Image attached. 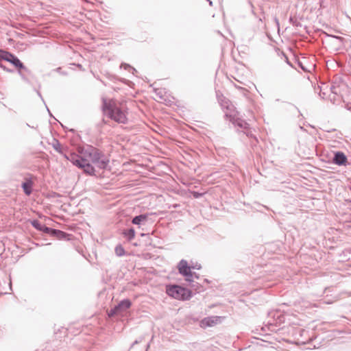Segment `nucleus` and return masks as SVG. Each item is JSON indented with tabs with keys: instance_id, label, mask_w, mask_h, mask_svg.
I'll use <instances>...</instances> for the list:
<instances>
[{
	"instance_id": "obj_1",
	"label": "nucleus",
	"mask_w": 351,
	"mask_h": 351,
	"mask_svg": "<svg viewBox=\"0 0 351 351\" xmlns=\"http://www.w3.org/2000/svg\"><path fill=\"white\" fill-rule=\"evenodd\" d=\"M80 155L71 154L66 157L74 165L82 169L86 174L93 176L95 174V169L93 165L97 168L104 169L108 165V160L97 149L89 147L79 149Z\"/></svg>"
},
{
	"instance_id": "obj_4",
	"label": "nucleus",
	"mask_w": 351,
	"mask_h": 351,
	"mask_svg": "<svg viewBox=\"0 0 351 351\" xmlns=\"http://www.w3.org/2000/svg\"><path fill=\"white\" fill-rule=\"evenodd\" d=\"M178 269L180 274L185 277V280L189 283L193 282L194 277L198 278L195 273L191 271V267L189 266L185 260H182L178 265Z\"/></svg>"
},
{
	"instance_id": "obj_15",
	"label": "nucleus",
	"mask_w": 351,
	"mask_h": 351,
	"mask_svg": "<svg viewBox=\"0 0 351 351\" xmlns=\"http://www.w3.org/2000/svg\"><path fill=\"white\" fill-rule=\"evenodd\" d=\"M200 267H201L200 266H197V265H196V266L193 267L192 268H193V269H200Z\"/></svg>"
},
{
	"instance_id": "obj_8",
	"label": "nucleus",
	"mask_w": 351,
	"mask_h": 351,
	"mask_svg": "<svg viewBox=\"0 0 351 351\" xmlns=\"http://www.w3.org/2000/svg\"><path fill=\"white\" fill-rule=\"evenodd\" d=\"M32 225L38 230L43 231L46 233H49L51 232H54V230H51L49 228L42 225L38 221L34 220L31 221Z\"/></svg>"
},
{
	"instance_id": "obj_11",
	"label": "nucleus",
	"mask_w": 351,
	"mask_h": 351,
	"mask_svg": "<svg viewBox=\"0 0 351 351\" xmlns=\"http://www.w3.org/2000/svg\"><path fill=\"white\" fill-rule=\"evenodd\" d=\"M147 219V217L145 215H138V216H136L133 219H132V223L134 224H140L141 221L145 220Z\"/></svg>"
},
{
	"instance_id": "obj_5",
	"label": "nucleus",
	"mask_w": 351,
	"mask_h": 351,
	"mask_svg": "<svg viewBox=\"0 0 351 351\" xmlns=\"http://www.w3.org/2000/svg\"><path fill=\"white\" fill-rule=\"evenodd\" d=\"M221 323V317L217 316L208 317L203 319L200 322V326L202 328L207 327H213Z\"/></svg>"
},
{
	"instance_id": "obj_14",
	"label": "nucleus",
	"mask_w": 351,
	"mask_h": 351,
	"mask_svg": "<svg viewBox=\"0 0 351 351\" xmlns=\"http://www.w3.org/2000/svg\"><path fill=\"white\" fill-rule=\"evenodd\" d=\"M193 197H195V198H197V197H199L200 196V194H199L197 192H193Z\"/></svg>"
},
{
	"instance_id": "obj_12",
	"label": "nucleus",
	"mask_w": 351,
	"mask_h": 351,
	"mask_svg": "<svg viewBox=\"0 0 351 351\" xmlns=\"http://www.w3.org/2000/svg\"><path fill=\"white\" fill-rule=\"evenodd\" d=\"M115 253L117 256H121L125 254V250L124 248L121 245H117L115 247Z\"/></svg>"
},
{
	"instance_id": "obj_3",
	"label": "nucleus",
	"mask_w": 351,
	"mask_h": 351,
	"mask_svg": "<svg viewBox=\"0 0 351 351\" xmlns=\"http://www.w3.org/2000/svg\"><path fill=\"white\" fill-rule=\"evenodd\" d=\"M166 293L171 298L178 300H187L191 298V291L179 285H167Z\"/></svg>"
},
{
	"instance_id": "obj_7",
	"label": "nucleus",
	"mask_w": 351,
	"mask_h": 351,
	"mask_svg": "<svg viewBox=\"0 0 351 351\" xmlns=\"http://www.w3.org/2000/svg\"><path fill=\"white\" fill-rule=\"evenodd\" d=\"M3 58L5 60L11 62L16 67H17L19 69L23 68V63L16 56H14V55L10 53L6 52L4 54V56H3Z\"/></svg>"
},
{
	"instance_id": "obj_2",
	"label": "nucleus",
	"mask_w": 351,
	"mask_h": 351,
	"mask_svg": "<svg viewBox=\"0 0 351 351\" xmlns=\"http://www.w3.org/2000/svg\"><path fill=\"white\" fill-rule=\"evenodd\" d=\"M102 111L107 117L117 123L126 124L128 122L129 112L125 102L104 99Z\"/></svg>"
},
{
	"instance_id": "obj_9",
	"label": "nucleus",
	"mask_w": 351,
	"mask_h": 351,
	"mask_svg": "<svg viewBox=\"0 0 351 351\" xmlns=\"http://www.w3.org/2000/svg\"><path fill=\"white\" fill-rule=\"evenodd\" d=\"M347 162V158L343 153L337 152L335 155L334 162L339 165H345Z\"/></svg>"
},
{
	"instance_id": "obj_10",
	"label": "nucleus",
	"mask_w": 351,
	"mask_h": 351,
	"mask_svg": "<svg viewBox=\"0 0 351 351\" xmlns=\"http://www.w3.org/2000/svg\"><path fill=\"white\" fill-rule=\"evenodd\" d=\"M32 186L33 182L30 179H25V181L22 184V187L26 195H29L31 194Z\"/></svg>"
},
{
	"instance_id": "obj_13",
	"label": "nucleus",
	"mask_w": 351,
	"mask_h": 351,
	"mask_svg": "<svg viewBox=\"0 0 351 351\" xmlns=\"http://www.w3.org/2000/svg\"><path fill=\"white\" fill-rule=\"evenodd\" d=\"M124 234L129 237L130 240H132L135 237V231L134 229H130L124 232Z\"/></svg>"
},
{
	"instance_id": "obj_6",
	"label": "nucleus",
	"mask_w": 351,
	"mask_h": 351,
	"mask_svg": "<svg viewBox=\"0 0 351 351\" xmlns=\"http://www.w3.org/2000/svg\"><path fill=\"white\" fill-rule=\"evenodd\" d=\"M131 306V302L129 300H124L119 303L114 309H112L109 314L110 316H112L115 314L121 313L123 311L128 309Z\"/></svg>"
}]
</instances>
